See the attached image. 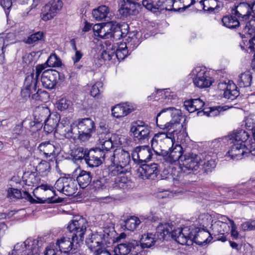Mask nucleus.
Returning a JSON list of instances; mask_svg holds the SVG:
<instances>
[{
  "instance_id": "f257e3e1",
  "label": "nucleus",
  "mask_w": 255,
  "mask_h": 255,
  "mask_svg": "<svg viewBox=\"0 0 255 255\" xmlns=\"http://www.w3.org/2000/svg\"><path fill=\"white\" fill-rule=\"evenodd\" d=\"M175 135L177 139H179L181 134L174 129L171 132H159L155 134L151 140V146L154 153L160 156L166 153L173 147Z\"/></svg>"
},
{
  "instance_id": "f03ea898",
  "label": "nucleus",
  "mask_w": 255,
  "mask_h": 255,
  "mask_svg": "<svg viewBox=\"0 0 255 255\" xmlns=\"http://www.w3.org/2000/svg\"><path fill=\"white\" fill-rule=\"evenodd\" d=\"M180 112L174 107L163 109L156 116V124L160 128L170 130L179 126Z\"/></svg>"
},
{
  "instance_id": "7ed1b4c3",
  "label": "nucleus",
  "mask_w": 255,
  "mask_h": 255,
  "mask_svg": "<svg viewBox=\"0 0 255 255\" xmlns=\"http://www.w3.org/2000/svg\"><path fill=\"white\" fill-rule=\"evenodd\" d=\"M82 242L73 233H66L57 240L55 247L61 255H81L78 248Z\"/></svg>"
},
{
  "instance_id": "20e7f679",
  "label": "nucleus",
  "mask_w": 255,
  "mask_h": 255,
  "mask_svg": "<svg viewBox=\"0 0 255 255\" xmlns=\"http://www.w3.org/2000/svg\"><path fill=\"white\" fill-rule=\"evenodd\" d=\"M201 156V153L197 154L192 152L186 151L184 156L182 157V164L178 167L181 173H179V171H176L175 169L172 168V174L174 176V178H180L182 173L187 175L193 170H197L202 162Z\"/></svg>"
},
{
  "instance_id": "39448f33",
  "label": "nucleus",
  "mask_w": 255,
  "mask_h": 255,
  "mask_svg": "<svg viewBox=\"0 0 255 255\" xmlns=\"http://www.w3.org/2000/svg\"><path fill=\"white\" fill-rule=\"evenodd\" d=\"M222 21L223 25L229 28L240 26L243 30L239 34L242 39L250 38L255 34V19H251L248 22H240L236 16L232 14L224 16Z\"/></svg>"
},
{
  "instance_id": "423d86ee",
  "label": "nucleus",
  "mask_w": 255,
  "mask_h": 255,
  "mask_svg": "<svg viewBox=\"0 0 255 255\" xmlns=\"http://www.w3.org/2000/svg\"><path fill=\"white\" fill-rule=\"evenodd\" d=\"M171 228L168 224H159L156 229L154 234L147 233L142 236L139 242L141 247V251L145 248H149L153 246L158 240L163 241L166 238Z\"/></svg>"
},
{
  "instance_id": "0eeeda50",
  "label": "nucleus",
  "mask_w": 255,
  "mask_h": 255,
  "mask_svg": "<svg viewBox=\"0 0 255 255\" xmlns=\"http://www.w3.org/2000/svg\"><path fill=\"white\" fill-rule=\"evenodd\" d=\"M37 240L27 239L25 242L18 243L8 255H40Z\"/></svg>"
},
{
  "instance_id": "6e6552de",
  "label": "nucleus",
  "mask_w": 255,
  "mask_h": 255,
  "mask_svg": "<svg viewBox=\"0 0 255 255\" xmlns=\"http://www.w3.org/2000/svg\"><path fill=\"white\" fill-rule=\"evenodd\" d=\"M109 153L100 148L88 150L85 157V162L91 167H98L103 162L109 163Z\"/></svg>"
},
{
  "instance_id": "1a4fd4ad",
  "label": "nucleus",
  "mask_w": 255,
  "mask_h": 255,
  "mask_svg": "<svg viewBox=\"0 0 255 255\" xmlns=\"http://www.w3.org/2000/svg\"><path fill=\"white\" fill-rule=\"evenodd\" d=\"M76 126L78 130V138L83 141L88 140L96 129L94 122L89 118L79 119Z\"/></svg>"
},
{
  "instance_id": "9d476101",
  "label": "nucleus",
  "mask_w": 255,
  "mask_h": 255,
  "mask_svg": "<svg viewBox=\"0 0 255 255\" xmlns=\"http://www.w3.org/2000/svg\"><path fill=\"white\" fill-rule=\"evenodd\" d=\"M177 0H158L155 5L148 0H143L142 5L148 10L155 12L157 10L162 11L173 10L174 11H180L181 7H174L176 6Z\"/></svg>"
},
{
  "instance_id": "9b49d317",
  "label": "nucleus",
  "mask_w": 255,
  "mask_h": 255,
  "mask_svg": "<svg viewBox=\"0 0 255 255\" xmlns=\"http://www.w3.org/2000/svg\"><path fill=\"white\" fill-rule=\"evenodd\" d=\"M130 131L132 133L135 141L144 143L149 138L150 128L143 122L138 121L131 127Z\"/></svg>"
},
{
  "instance_id": "f8f14e48",
  "label": "nucleus",
  "mask_w": 255,
  "mask_h": 255,
  "mask_svg": "<svg viewBox=\"0 0 255 255\" xmlns=\"http://www.w3.org/2000/svg\"><path fill=\"white\" fill-rule=\"evenodd\" d=\"M55 188L67 196L73 195L77 190L76 182L71 177H61L55 184Z\"/></svg>"
},
{
  "instance_id": "ddd939ff",
  "label": "nucleus",
  "mask_w": 255,
  "mask_h": 255,
  "mask_svg": "<svg viewBox=\"0 0 255 255\" xmlns=\"http://www.w3.org/2000/svg\"><path fill=\"white\" fill-rule=\"evenodd\" d=\"M87 222L85 219L81 217H76L68 225V233H73L76 235V238L80 241L83 242L84 239V235L86 231Z\"/></svg>"
},
{
  "instance_id": "4468645a",
  "label": "nucleus",
  "mask_w": 255,
  "mask_h": 255,
  "mask_svg": "<svg viewBox=\"0 0 255 255\" xmlns=\"http://www.w3.org/2000/svg\"><path fill=\"white\" fill-rule=\"evenodd\" d=\"M193 75L195 76L193 78V83L195 86L199 88H206L209 87L213 83V81L205 69L197 67L192 71Z\"/></svg>"
},
{
  "instance_id": "2eb2a0df",
  "label": "nucleus",
  "mask_w": 255,
  "mask_h": 255,
  "mask_svg": "<svg viewBox=\"0 0 255 255\" xmlns=\"http://www.w3.org/2000/svg\"><path fill=\"white\" fill-rule=\"evenodd\" d=\"M37 84H35V87L34 89H31V88H28L27 94L24 91L25 89L24 83H23V87L21 90V97L27 100L28 98H30V100L34 102H44L48 99L49 94L45 91L39 89L37 86Z\"/></svg>"
},
{
  "instance_id": "dca6fc26",
  "label": "nucleus",
  "mask_w": 255,
  "mask_h": 255,
  "mask_svg": "<svg viewBox=\"0 0 255 255\" xmlns=\"http://www.w3.org/2000/svg\"><path fill=\"white\" fill-rule=\"evenodd\" d=\"M108 153L109 163L111 165L117 163L126 168L130 161L129 153L123 149H116L114 153L108 152Z\"/></svg>"
},
{
  "instance_id": "f3484780",
  "label": "nucleus",
  "mask_w": 255,
  "mask_h": 255,
  "mask_svg": "<svg viewBox=\"0 0 255 255\" xmlns=\"http://www.w3.org/2000/svg\"><path fill=\"white\" fill-rule=\"evenodd\" d=\"M152 156L149 146L143 145L136 147L132 153V158L135 163L143 164L149 161Z\"/></svg>"
},
{
  "instance_id": "a211bd4d",
  "label": "nucleus",
  "mask_w": 255,
  "mask_h": 255,
  "mask_svg": "<svg viewBox=\"0 0 255 255\" xmlns=\"http://www.w3.org/2000/svg\"><path fill=\"white\" fill-rule=\"evenodd\" d=\"M141 251L139 242L135 240H130L118 245L114 249L115 255H127L131 252Z\"/></svg>"
},
{
  "instance_id": "6ab92c4d",
  "label": "nucleus",
  "mask_w": 255,
  "mask_h": 255,
  "mask_svg": "<svg viewBox=\"0 0 255 255\" xmlns=\"http://www.w3.org/2000/svg\"><path fill=\"white\" fill-rule=\"evenodd\" d=\"M186 151L185 150H183L181 145L176 144L172 149H170L166 151V153L162 156L165 162L169 164H173L178 161H181Z\"/></svg>"
},
{
  "instance_id": "aec40b11",
  "label": "nucleus",
  "mask_w": 255,
  "mask_h": 255,
  "mask_svg": "<svg viewBox=\"0 0 255 255\" xmlns=\"http://www.w3.org/2000/svg\"><path fill=\"white\" fill-rule=\"evenodd\" d=\"M59 77V73L56 70L48 69L42 73L41 81L44 87L49 89L54 88L57 83V79Z\"/></svg>"
},
{
  "instance_id": "412c9836",
  "label": "nucleus",
  "mask_w": 255,
  "mask_h": 255,
  "mask_svg": "<svg viewBox=\"0 0 255 255\" xmlns=\"http://www.w3.org/2000/svg\"><path fill=\"white\" fill-rule=\"evenodd\" d=\"M46 65L45 63L44 64L38 65L35 67V73H32L30 75H27L24 80L25 89L24 91L27 94L28 88H31V89H34L35 87V84H37L38 79L40 74L46 68Z\"/></svg>"
},
{
  "instance_id": "4be33fe9",
  "label": "nucleus",
  "mask_w": 255,
  "mask_h": 255,
  "mask_svg": "<svg viewBox=\"0 0 255 255\" xmlns=\"http://www.w3.org/2000/svg\"><path fill=\"white\" fill-rule=\"evenodd\" d=\"M232 14L241 18V22H247L251 16V5L247 3L242 2L232 9Z\"/></svg>"
},
{
  "instance_id": "5701e85b",
  "label": "nucleus",
  "mask_w": 255,
  "mask_h": 255,
  "mask_svg": "<svg viewBox=\"0 0 255 255\" xmlns=\"http://www.w3.org/2000/svg\"><path fill=\"white\" fill-rule=\"evenodd\" d=\"M73 129L74 127L70 120L68 118H64L59 123L56 132L68 138H74L76 134L73 131Z\"/></svg>"
},
{
  "instance_id": "b1692460",
  "label": "nucleus",
  "mask_w": 255,
  "mask_h": 255,
  "mask_svg": "<svg viewBox=\"0 0 255 255\" xmlns=\"http://www.w3.org/2000/svg\"><path fill=\"white\" fill-rule=\"evenodd\" d=\"M246 150L247 148L245 144L234 142V144L227 153L232 159L239 160L248 156L249 153Z\"/></svg>"
},
{
  "instance_id": "393cba45",
  "label": "nucleus",
  "mask_w": 255,
  "mask_h": 255,
  "mask_svg": "<svg viewBox=\"0 0 255 255\" xmlns=\"http://www.w3.org/2000/svg\"><path fill=\"white\" fill-rule=\"evenodd\" d=\"M202 162L203 163V170L207 174L211 173L216 167L217 164V157L213 153L212 155L209 153H201Z\"/></svg>"
},
{
  "instance_id": "a878e982",
  "label": "nucleus",
  "mask_w": 255,
  "mask_h": 255,
  "mask_svg": "<svg viewBox=\"0 0 255 255\" xmlns=\"http://www.w3.org/2000/svg\"><path fill=\"white\" fill-rule=\"evenodd\" d=\"M104 241L100 235L96 233L93 234L86 239V243L89 249L93 252H99L104 247Z\"/></svg>"
},
{
  "instance_id": "bb28decb",
  "label": "nucleus",
  "mask_w": 255,
  "mask_h": 255,
  "mask_svg": "<svg viewBox=\"0 0 255 255\" xmlns=\"http://www.w3.org/2000/svg\"><path fill=\"white\" fill-rule=\"evenodd\" d=\"M142 3L132 0H125L124 7L122 9L123 14L126 16L128 15H136L138 13L139 9L142 7Z\"/></svg>"
},
{
  "instance_id": "cd10ccee",
  "label": "nucleus",
  "mask_w": 255,
  "mask_h": 255,
  "mask_svg": "<svg viewBox=\"0 0 255 255\" xmlns=\"http://www.w3.org/2000/svg\"><path fill=\"white\" fill-rule=\"evenodd\" d=\"M140 173L146 179L154 180L159 173L158 165L156 163L143 164Z\"/></svg>"
},
{
  "instance_id": "c85d7f7f",
  "label": "nucleus",
  "mask_w": 255,
  "mask_h": 255,
  "mask_svg": "<svg viewBox=\"0 0 255 255\" xmlns=\"http://www.w3.org/2000/svg\"><path fill=\"white\" fill-rule=\"evenodd\" d=\"M93 30L95 36L103 39H107L111 36V23H107L104 25L99 23L95 24Z\"/></svg>"
},
{
  "instance_id": "c756f323",
  "label": "nucleus",
  "mask_w": 255,
  "mask_h": 255,
  "mask_svg": "<svg viewBox=\"0 0 255 255\" xmlns=\"http://www.w3.org/2000/svg\"><path fill=\"white\" fill-rule=\"evenodd\" d=\"M132 111L133 109L126 103L117 105L112 109L113 116L117 118L126 116Z\"/></svg>"
},
{
  "instance_id": "7c9ffc66",
  "label": "nucleus",
  "mask_w": 255,
  "mask_h": 255,
  "mask_svg": "<svg viewBox=\"0 0 255 255\" xmlns=\"http://www.w3.org/2000/svg\"><path fill=\"white\" fill-rule=\"evenodd\" d=\"M49 115L50 110L49 108L39 106L35 108L33 113V117L37 121V123H40L42 125V123L45 122Z\"/></svg>"
},
{
  "instance_id": "2f4dec72",
  "label": "nucleus",
  "mask_w": 255,
  "mask_h": 255,
  "mask_svg": "<svg viewBox=\"0 0 255 255\" xmlns=\"http://www.w3.org/2000/svg\"><path fill=\"white\" fill-rule=\"evenodd\" d=\"M206 1L207 4L211 5L207 7L204 0H202L200 1V3L203 6V9L204 11H208L209 12H218L220 11L223 7V4L222 2L217 1L216 0H205Z\"/></svg>"
},
{
  "instance_id": "473e14b6",
  "label": "nucleus",
  "mask_w": 255,
  "mask_h": 255,
  "mask_svg": "<svg viewBox=\"0 0 255 255\" xmlns=\"http://www.w3.org/2000/svg\"><path fill=\"white\" fill-rule=\"evenodd\" d=\"M38 149L40 152L43 153L46 158L55 155L56 147L49 141L41 143L39 145Z\"/></svg>"
},
{
  "instance_id": "72a5a7b5",
  "label": "nucleus",
  "mask_w": 255,
  "mask_h": 255,
  "mask_svg": "<svg viewBox=\"0 0 255 255\" xmlns=\"http://www.w3.org/2000/svg\"><path fill=\"white\" fill-rule=\"evenodd\" d=\"M195 233H197L196 244L199 245H205L208 243L211 242L212 238L210 233L207 230L199 229L196 230Z\"/></svg>"
},
{
  "instance_id": "f704fd0d",
  "label": "nucleus",
  "mask_w": 255,
  "mask_h": 255,
  "mask_svg": "<svg viewBox=\"0 0 255 255\" xmlns=\"http://www.w3.org/2000/svg\"><path fill=\"white\" fill-rule=\"evenodd\" d=\"M92 179V176L90 172L82 170L77 177L76 180L81 188H85L91 182Z\"/></svg>"
},
{
  "instance_id": "c9c22d12",
  "label": "nucleus",
  "mask_w": 255,
  "mask_h": 255,
  "mask_svg": "<svg viewBox=\"0 0 255 255\" xmlns=\"http://www.w3.org/2000/svg\"><path fill=\"white\" fill-rule=\"evenodd\" d=\"M114 48H115L114 57L119 61L124 60L128 55V50L127 48L126 42H120V44L117 43L116 46L114 45Z\"/></svg>"
},
{
  "instance_id": "e433bc0d",
  "label": "nucleus",
  "mask_w": 255,
  "mask_h": 255,
  "mask_svg": "<svg viewBox=\"0 0 255 255\" xmlns=\"http://www.w3.org/2000/svg\"><path fill=\"white\" fill-rule=\"evenodd\" d=\"M104 135V133L101 134L100 140L102 148L100 149L101 150H103L105 153L111 152L110 149H111L114 146L113 142L111 136V134L110 133H108L105 135V137L103 138Z\"/></svg>"
},
{
  "instance_id": "4c0bfd02",
  "label": "nucleus",
  "mask_w": 255,
  "mask_h": 255,
  "mask_svg": "<svg viewBox=\"0 0 255 255\" xmlns=\"http://www.w3.org/2000/svg\"><path fill=\"white\" fill-rule=\"evenodd\" d=\"M249 137V133L243 129H240L235 132L230 138L233 139L234 143L245 144Z\"/></svg>"
},
{
  "instance_id": "58836bf2",
  "label": "nucleus",
  "mask_w": 255,
  "mask_h": 255,
  "mask_svg": "<svg viewBox=\"0 0 255 255\" xmlns=\"http://www.w3.org/2000/svg\"><path fill=\"white\" fill-rule=\"evenodd\" d=\"M237 88V86L234 84L227 85L224 92V97L231 100L235 99L239 95V92Z\"/></svg>"
},
{
  "instance_id": "ea45409f",
  "label": "nucleus",
  "mask_w": 255,
  "mask_h": 255,
  "mask_svg": "<svg viewBox=\"0 0 255 255\" xmlns=\"http://www.w3.org/2000/svg\"><path fill=\"white\" fill-rule=\"evenodd\" d=\"M114 231V227L112 224L109 225L105 226L96 232V233L100 235L102 239L106 241L109 238H112V236Z\"/></svg>"
},
{
  "instance_id": "a19ab883",
  "label": "nucleus",
  "mask_w": 255,
  "mask_h": 255,
  "mask_svg": "<svg viewBox=\"0 0 255 255\" xmlns=\"http://www.w3.org/2000/svg\"><path fill=\"white\" fill-rule=\"evenodd\" d=\"M252 75L249 71L241 74L239 77L238 85L240 87H248L251 85L252 82Z\"/></svg>"
},
{
  "instance_id": "79ce46f5",
  "label": "nucleus",
  "mask_w": 255,
  "mask_h": 255,
  "mask_svg": "<svg viewBox=\"0 0 255 255\" xmlns=\"http://www.w3.org/2000/svg\"><path fill=\"white\" fill-rule=\"evenodd\" d=\"M109 8L106 5H101L92 11L93 17L97 20H102L107 16Z\"/></svg>"
},
{
  "instance_id": "37998d69",
  "label": "nucleus",
  "mask_w": 255,
  "mask_h": 255,
  "mask_svg": "<svg viewBox=\"0 0 255 255\" xmlns=\"http://www.w3.org/2000/svg\"><path fill=\"white\" fill-rule=\"evenodd\" d=\"M213 230L218 233L223 235L230 231V226L224 221H217L212 225Z\"/></svg>"
},
{
  "instance_id": "c03bdc74",
  "label": "nucleus",
  "mask_w": 255,
  "mask_h": 255,
  "mask_svg": "<svg viewBox=\"0 0 255 255\" xmlns=\"http://www.w3.org/2000/svg\"><path fill=\"white\" fill-rule=\"evenodd\" d=\"M224 111L223 107H213L205 110L204 109L203 110L199 111L197 113V115L199 116L202 115H206L207 117H215L218 116L219 113Z\"/></svg>"
},
{
  "instance_id": "a18cd8bd",
  "label": "nucleus",
  "mask_w": 255,
  "mask_h": 255,
  "mask_svg": "<svg viewBox=\"0 0 255 255\" xmlns=\"http://www.w3.org/2000/svg\"><path fill=\"white\" fill-rule=\"evenodd\" d=\"M88 149L83 147H74L71 151V155L76 160L85 159Z\"/></svg>"
},
{
  "instance_id": "49530a36",
  "label": "nucleus",
  "mask_w": 255,
  "mask_h": 255,
  "mask_svg": "<svg viewBox=\"0 0 255 255\" xmlns=\"http://www.w3.org/2000/svg\"><path fill=\"white\" fill-rule=\"evenodd\" d=\"M111 164V163H110ZM110 169L109 174L111 176H118L123 174H125L127 169L124 166H122L120 164L116 163L112 164Z\"/></svg>"
},
{
  "instance_id": "de8ad7c7",
  "label": "nucleus",
  "mask_w": 255,
  "mask_h": 255,
  "mask_svg": "<svg viewBox=\"0 0 255 255\" xmlns=\"http://www.w3.org/2000/svg\"><path fill=\"white\" fill-rule=\"evenodd\" d=\"M140 223L139 219L135 216H131L124 221V226L128 231H133Z\"/></svg>"
},
{
  "instance_id": "09e8293b",
  "label": "nucleus",
  "mask_w": 255,
  "mask_h": 255,
  "mask_svg": "<svg viewBox=\"0 0 255 255\" xmlns=\"http://www.w3.org/2000/svg\"><path fill=\"white\" fill-rule=\"evenodd\" d=\"M56 13L51 8L48 3H47L42 9V12L41 14V18L44 21H47L53 18Z\"/></svg>"
},
{
  "instance_id": "8fccbe9b",
  "label": "nucleus",
  "mask_w": 255,
  "mask_h": 255,
  "mask_svg": "<svg viewBox=\"0 0 255 255\" xmlns=\"http://www.w3.org/2000/svg\"><path fill=\"white\" fill-rule=\"evenodd\" d=\"M115 48L114 45H110L106 49L104 50L100 55V60H103V61H110L112 60L115 57Z\"/></svg>"
},
{
  "instance_id": "3c124183",
  "label": "nucleus",
  "mask_w": 255,
  "mask_h": 255,
  "mask_svg": "<svg viewBox=\"0 0 255 255\" xmlns=\"http://www.w3.org/2000/svg\"><path fill=\"white\" fill-rule=\"evenodd\" d=\"M189 231V229L187 228H184L181 229L180 228H178L176 229V233L178 234V237L176 239V241L181 245H190L189 244L187 243V234Z\"/></svg>"
},
{
  "instance_id": "603ef678",
  "label": "nucleus",
  "mask_w": 255,
  "mask_h": 255,
  "mask_svg": "<svg viewBox=\"0 0 255 255\" xmlns=\"http://www.w3.org/2000/svg\"><path fill=\"white\" fill-rule=\"evenodd\" d=\"M107 179L104 177H98L94 179L91 186L95 190L105 189L106 187Z\"/></svg>"
},
{
  "instance_id": "864d4df0",
  "label": "nucleus",
  "mask_w": 255,
  "mask_h": 255,
  "mask_svg": "<svg viewBox=\"0 0 255 255\" xmlns=\"http://www.w3.org/2000/svg\"><path fill=\"white\" fill-rule=\"evenodd\" d=\"M72 106L71 101L66 98H62L58 100L56 103L57 108L61 111H69L72 109Z\"/></svg>"
},
{
  "instance_id": "5fc2aeb1",
  "label": "nucleus",
  "mask_w": 255,
  "mask_h": 255,
  "mask_svg": "<svg viewBox=\"0 0 255 255\" xmlns=\"http://www.w3.org/2000/svg\"><path fill=\"white\" fill-rule=\"evenodd\" d=\"M111 36L110 38H113L115 39H120L123 37L124 33L122 31L121 27L118 24H113L111 23Z\"/></svg>"
},
{
  "instance_id": "6e6d98bb",
  "label": "nucleus",
  "mask_w": 255,
  "mask_h": 255,
  "mask_svg": "<svg viewBox=\"0 0 255 255\" xmlns=\"http://www.w3.org/2000/svg\"><path fill=\"white\" fill-rule=\"evenodd\" d=\"M45 64L49 67H60L62 62L60 59L55 54H52L49 57Z\"/></svg>"
},
{
  "instance_id": "4d7b16f0",
  "label": "nucleus",
  "mask_w": 255,
  "mask_h": 255,
  "mask_svg": "<svg viewBox=\"0 0 255 255\" xmlns=\"http://www.w3.org/2000/svg\"><path fill=\"white\" fill-rule=\"evenodd\" d=\"M43 37V33L41 31H38L29 36L25 40V43L29 44L36 43L41 40Z\"/></svg>"
},
{
  "instance_id": "13d9d810",
  "label": "nucleus",
  "mask_w": 255,
  "mask_h": 255,
  "mask_svg": "<svg viewBox=\"0 0 255 255\" xmlns=\"http://www.w3.org/2000/svg\"><path fill=\"white\" fill-rule=\"evenodd\" d=\"M129 181V180L125 176V174L118 176L115 178V187L124 188L127 186Z\"/></svg>"
},
{
  "instance_id": "bf43d9fd",
  "label": "nucleus",
  "mask_w": 255,
  "mask_h": 255,
  "mask_svg": "<svg viewBox=\"0 0 255 255\" xmlns=\"http://www.w3.org/2000/svg\"><path fill=\"white\" fill-rule=\"evenodd\" d=\"M60 120V115L57 114H53L52 115H49V116L48 117L45 122L47 123L48 124L53 126L56 128V131L57 130V128H58V126L59 124V122Z\"/></svg>"
},
{
  "instance_id": "052dcab7",
  "label": "nucleus",
  "mask_w": 255,
  "mask_h": 255,
  "mask_svg": "<svg viewBox=\"0 0 255 255\" xmlns=\"http://www.w3.org/2000/svg\"><path fill=\"white\" fill-rule=\"evenodd\" d=\"M103 87V83L98 81L93 85L90 90V94L92 96L98 98L100 97L101 89Z\"/></svg>"
},
{
  "instance_id": "680f3d73",
  "label": "nucleus",
  "mask_w": 255,
  "mask_h": 255,
  "mask_svg": "<svg viewBox=\"0 0 255 255\" xmlns=\"http://www.w3.org/2000/svg\"><path fill=\"white\" fill-rule=\"evenodd\" d=\"M36 122H37V121L34 118L33 120L26 118L22 123V124H24L27 127L30 129H32L33 130H37L41 128V125Z\"/></svg>"
},
{
  "instance_id": "e2e57ef3",
  "label": "nucleus",
  "mask_w": 255,
  "mask_h": 255,
  "mask_svg": "<svg viewBox=\"0 0 255 255\" xmlns=\"http://www.w3.org/2000/svg\"><path fill=\"white\" fill-rule=\"evenodd\" d=\"M125 42L127 44V48L131 50H133L139 44V39L134 35L131 37H128Z\"/></svg>"
},
{
  "instance_id": "0e129e2a",
  "label": "nucleus",
  "mask_w": 255,
  "mask_h": 255,
  "mask_svg": "<svg viewBox=\"0 0 255 255\" xmlns=\"http://www.w3.org/2000/svg\"><path fill=\"white\" fill-rule=\"evenodd\" d=\"M48 4L50 5V6L56 13H57V11L61 9L63 6V2L61 0H52L49 1Z\"/></svg>"
},
{
  "instance_id": "69168bd1",
  "label": "nucleus",
  "mask_w": 255,
  "mask_h": 255,
  "mask_svg": "<svg viewBox=\"0 0 255 255\" xmlns=\"http://www.w3.org/2000/svg\"><path fill=\"white\" fill-rule=\"evenodd\" d=\"M50 168L49 163L45 161L42 160L36 166V170L39 173H44Z\"/></svg>"
},
{
  "instance_id": "338daca9",
  "label": "nucleus",
  "mask_w": 255,
  "mask_h": 255,
  "mask_svg": "<svg viewBox=\"0 0 255 255\" xmlns=\"http://www.w3.org/2000/svg\"><path fill=\"white\" fill-rule=\"evenodd\" d=\"M24 134L23 124H21L15 126L12 130L13 138H17L18 136H21Z\"/></svg>"
},
{
  "instance_id": "774afa93",
  "label": "nucleus",
  "mask_w": 255,
  "mask_h": 255,
  "mask_svg": "<svg viewBox=\"0 0 255 255\" xmlns=\"http://www.w3.org/2000/svg\"><path fill=\"white\" fill-rule=\"evenodd\" d=\"M241 228L244 231L253 230L255 229V220H250L243 223Z\"/></svg>"
}]
</instances>
